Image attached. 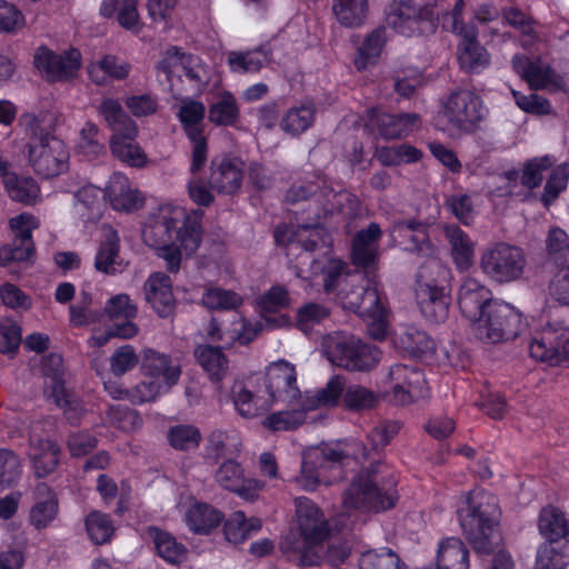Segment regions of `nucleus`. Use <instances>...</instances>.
<instances>
[{"label":"nucleus","instance_id":"obj_1","mask_svg":"<svg viewBox=\"0 0 569 569\" xmlns=\"http://www.w3.org/2000/svg\"><path fill=\"white\" fill-rule=\"evenodd\" d=\"M499 506L497 498L487 492L466 493V507L458 510L466 540L478 556H489L499 546Z\"/></svg>","mask_w":569,"mask_h":569},{"label":"nucleus","instance_id":"obj_2","mask_svg":"<svg viewBox=\"0 0 569 569\" xmlns=\"http://www.w3.org/2000/svg\"><path fill=\"white\" fill-rule=\"evenodd\" d=\"M299 537L291 532L281 542L284 552H291L292 561L301 567H320L323 541L329 535V527L320 509L308 498H296Z\"/></svg>","mask_w":569,"mask_h":569},{"label":"nucleus","instance_id":"obj_3","mask_svg":"<svg viewBox=\"0 0 569 569\" xmlns=\"http://www.w3.org/2000/svg\"><path fill=\"white\" fill-rule=\"evenodd\" d=\"M201 211L188 216L182 208L161 212L143 230L146 242L154 248L180 243L187 256L192 254L201 242Z\"/></svg>","mask_w":569,"mask_h":569},{"label":"nucleus","instance_id":"obj_4","mask_svg":"<svg viewBox=\"0 0 569 569\" xmlns=\"http://www.w3.org/2000/svg\"><path fill=\"white\" fill-rule=\"evenodd\" d=\"M321 349L333 366L348 371H369L380 360V351L376 346L346 331L323 336Z\"/></svg>","mask_w":569,"mask_h":569},{"label":"nucleus","instance_id":"obj_5","mask_svg":"<svg viewBox=\"0 0 569 569\" xmlns=\"http://www.w3.org/2000/svg\"><path fill=\"white\" fill-rule=\"evenodd\" d=\"M378 467L379 465H375L365 468L353 478L343 493L345 508L380 512L396 506L397 491L392 485L379 486Z\"/></svg>","mask_w":569,"mask_h":569},{"label":"nucleus","instance_id":"obj_6","mask_svg":"<svg viewBox=\"0 0 569 569\" xmlns=\"http://www.w3.org/2000/svg\"><path fill=\"white\" fill-rule=\"evenodd\" d=\"M526 266V256L521 248L498 242L488 247L480 258V268L485 274L498 283L518 280Z\"/></svg>","mask_w":569,"mask_h":569},{"label":"nucleus","instance_id":"obj_7","mask_svg":"<svg viewBox=\"0 0 569 569\" xmlns=\"http://www.w3.org/2000/svg\"><path fill=\"white\" fill-rule=\"evenodd\" d=\"M523 328L521 313L511 305L496 301L476 323V335L479 339L498 343L515 339Z\"/></svg>","mask_w":569,"mask_h":569},{"label":"nucleus","instance_id":"obj_8","mask_svg":"<svg viewBox=\"0 0 569 569\" xmlns=\"http://www.w3.org/2000/svg\"><path fill=\"white\" fill-rule=\"evenodd\" d=\"M348 453L339 445H321L309 448L302 458L301 471L296 482L306 490H315L318 485H329L326 472L336 465H342Z\"/></svg>","mask_w":569,"mask_h":569},{"label":"nucleus","instance_id":"obj_9","mask_svg":"<svg viewBox=\"0 0 569 569\" xmlns=\"http://www.w3.org/2000/svg\"><path fill=\"white\" fill-rule=\"evenodd\" d=\"M28 163L44 179L54 178L68 170L69 151L64 142L57 137H48L26 144Z\"/></svg>","mask_w":569,"mask_h":569},{"label":"nucleus","instance_id":"obj_10","mask_svg":"<svg viewBox=\"0 0 569 569\" xmlns=\"http://www.w3.org/2000/svg\"><path fill=\"white\" fill-rule=\"evenodd\" d=\"M448 123L459 132H473L485 117L482 101L470 90H455L442 103Z\"/></svg>","mask_w":569,"mask_h":569},{"label":"nucleus","instance_id":"obj_11","mask_svg":"<svg viewBox=\"0 0 569 569\" xmlns=\"http://www.w3.org/2000/svg\"><path fill=\"white\" fill-rule=\"evenodd\" d=\"M387 23L400 34H420L436 27L433 7L411 0L393 2L387 16Z\"/></svg>","mask_w":569,"mask_h":569},{"label":"nucleus","instance_id":"obj_12","mask_svg":"<svg viewBox=\"0 0 569 569\" xmlns=\"http://www.w3.org/2000/svg\"><path fill=\"white\" fill-rule=\"evenodd\" d=\"M529 352L536 360L550 366L569 363V327L561 323L543 327L532 338Z\"/></svg>","mask_w":569,"mask_h":569},{"label":"nucleus","instance_id":"obj_13","mask_svg":"<svg viewBox=\"0 0 569 569\" xmlns=\"http://www.w3.org/2000/svg\"><path fill=\"white\" fill-rule=\"evenodd\" d=\"M204 114V104L191 99L182 100L177 113L187 137L192 143V162L190 167L192 173L199 172L207 162L208 143L201 126Z\"/></svg>","mask_w":569,"mask_h":569},{"label":"nucleus","instance_id":"obj_14","mask_svg":"<svg viewBox=\"0 0 569 569\" xmlns=\"http://www.w3.org/2000/svg\"><path fill=\"white\" fill-rule=\"evenodd\" d=\"M256 381L263 385L269 403L295 405L301 397L295 367L287 361L281 360L270 365L264 376H256Z\"/></svg>","mask_w":569,"mask_h":569},{"label":"nucleus","instance_id":"obj_15","mask_svg":"<svg viewBox=\"0 0 569 569\" xmlns=\"http://www.w3.org/2000/svg\"><path fill=\"white\" fill-rule=\"evenodd\" d=\"M9 226L14 238L10 243L0 247V266L30 262L36 254L32 230L38 227L37 220L31 214L21 213L11 218Z\"/></svg>","mask_w":569,"mask_h":569},{"label":"nucleus","instance_id":"obj_16","mask_svg":"<svg viewBox=\"0 0 569 569\" xmlns=\"http://www.w3.org/2000/svg\"><path fill=\"white\" fill-rule=\"evenodd\" d=\"M392 383L391 401L406 406L423 398L427 393V382L423 372L417 367L402 363L392 366L388 373Z\"/></svg>","mask_w":569,"mask_h":569},{"label":"nucleus","instance_id":"obj_17","mask_svg":"<svg viewBox=\"0 0 569 569\" xmlns=\"http://www.w3.org/2000/svg\"><path fill=\"white\" fill-rule=\"evenodd\" d=\"M80 58L81 54L76 49L58 54L41 47L34 54V66L48 81H67L77 74Z\"/></svg>","mask_w":569,"mask_h":569},{"label":"nucleus","instance_id":"obj_18","mask_svg":"<svg viewBox=\"0 0 569 569\" xmlns=\"http://www.w3.org/2000/svg\"><path fill=\"white\" fill-rule=\"evenodd\" d=\"M367 127L383 139H400L411 133L420 121L418 113H388L372 108L367 111Z\"/></svg>","mask_w":569,"mask_h":569},{"label":"nucleus","instance_id":"obj_19","mask_svg":"<svg viewBox=\"0 0 569 569\" xmlns=\"http://www.w3.org/2000/svg\"><path fill=\"white\" fill-rule=\"evenodd\" d=\"M491 291L475 278L463 279L458 291V306L463 315L472 323H477L489 310V306L496 303Z\"/></svg>","mask_w":569,"mask_h":569},{"label":"nucleus","instance_id":"obj_20","mask_svg":"<svg viewBox=\"0 0 569 569\" xmlns=\"http://www.w3.org/2000/svg\"><path fill=\"white\" fill-rule=\"evenodd\" d=\"M512 68L529 84L532 90L557 91L562 88V79L540 60H530L523 54H516Z\"/></svg>","mask_w":569,"mask_h":569},{"label":"nucleus","instance_id":"obj_21","mask_svg":"<svg viewBox=\"0 0 569 569\" xmlns=\"http://www.w3.org/2000/svg\"><path fill=\"white\" fill-rule=\"evenodd\" d=\"M243 162L238 158H214L211 161L209 184L219 193L233 194L242 182Z\"/></svg>","mask_w":569,"mask_h":569},{"label":"nucleus","instance_id":"obj_22","mask_svg":"<svg viewBox=\"0 0 569 569\" xmlns=\"http://www.w3.org/2000/svg\"><path fill=\"white\" fill-rule=\"evenodd\" d=\"M392 238L408 251L417 252L423 257L435 254V248L429 240L426 224L417 220L398 221L392 228Z\"/></svg>","mask_w":569,"mask_h":569},{"label":"nucleus","instance_id":"obj_23","mask_svg":"<svg viewBox=\"0 0 569 569\" xmlns=\"http://www.w3.org/2000/svg\"><path fill=\"white\" fill-rule=\"evenodd\" d=\"M144 299L161 318H169L176 309L172 283L169 276L153 272L143 286Z\"/></svg>","mask_w":569,"mask_h":569},{"label":"nucleus","instance_id":"obj_24","mask_svg":"<svg viewBox=\"0 0 569 569\" xmlns=\"http://www.w3.org/2000/svg\"><path fill=\"white\" fill-rule=\"evenodd\" d=\"M259 386L254 376L246 382H236L231 388L234 407L244 418L258 416L269 405L260 388H257Z\"/></svg>","mask_w":569,"mask_h":569},{"label":"nucleus","instance_id":"obj_25","mask_svg":"<svg viewBox=\"0 0 569 569\" xmlns=\"http://www.w3.org/2000/svg\"><path fill=\"white\" fill-rule=\"evenodd\" d=\"M417 302L422 316L431 323H442L449 317L451 297L448 288L416 290Z\"/></svg>","mask_w":569,"mask_h":569},{"label":"nucleus","instance_id":"obj_26","mask_svg":"<svg viewBox=\"0 0 569 569\" xmlns=\"http://www.w3.org/2000/svg\"><path fill=\"white\" fill-rule=\"evenodd\" d=\"M381 234V228L376 222H371L366 229H361L355 234L351 252L355 266L367 268L376 262Z\"/></svg>","mask_w":569,"mask_h":569},{"label":"nucleus","instance_id":"obj_27","mask_svg":"<svg viewBox=\"0 0 569 569\" xmlns=\"http://www.w3.org/2000/svg\"><path fill=\"white\" fill-rule=\"evenodd\" d=\"M98 112L113 131L112 137L134 139L137 136L138 129L136 122L126 113L117 99H103L98 107Z\"/></svg>","mask_w":569,"mask_h":569},{"label":"nucleus","instance_id":"obj_28","mask_svg":"<svg viewBox=\"0 0 569 569\" xmlns=\"http://www.w3.org/2000/svg\"><path fill=\"white\" fill-rule=\"evenodd\" d=\"M146 536L153 542L157 555L171 566H180L188 556L187 548L176 538L157 527H148Z\"/></svg>","mask_w":569,"mask_h":569},{"label":"nucleus","instance_id":"obj_29","mask_svg":"<svg viewBox=\"0 0 569 569\" xmlns=\"http://www.w3.org/2000/svg\"><path fill=\"white\" fill-rule=\"evenodd\" d=\"M36 503L30 510V522L37 528H46L58 515V499L44 482L36 487Z\"/></svg>","mask_w":569,"mask_h":569},{"label":"nucleus","instance_id":"obj_30","mask_svg":"<svg viewBox=\"0 0 569 569\" xmlns=\"http://www.w3.org/2000/svg\"><path fill=\"white\" fill-rule=\"evenodd\" d=\"M142 369L147 376L162 377L166 390L176 385L181 375L180 367L172 365L171 359L167 355L152 349L143 351Z\"/></svg>","mask_w":569,"mask_h":569},{"label":"nucleus","instance_id":"obj_31","mask_svg":"<svg viewBox=\"0 0 569 569\" xmlns=\"http://www.w3.org/2000/svg\"><path fill=\"white\" fill-rule=\"evenodd\" d=\"M107 194L114 210L131 211L142 202L137 190H133L127 177L113 173L107 187Z\"/></svg>","mask_w":569,"mask_h":569},{"label":"nucleus","instance_id":"obj_32","mask_svg":"<svg viewBox=\"0 0 569 569\" xmlns=\"http://www.w3.org/2000/svg\"><path fill=\"white\" fill-rule=\"evenodd\" d=\"M60 447L50 439H40L33 446L30 460L37 478L50 476L59 466Z\"/></svg>","mask_w":569,"mask_h":569},{"label":"nucleus","instance_id":"obj_33","mask_svg":"<svg viewBox=\"0 0 569 569\" xmlns=\"http://www.w3.org/2000/svg\"><path fill=\"white\" fill-rule=\"evenodd\" d=\"M119 236L111 227L104 228V240L100 243L94 268L106 274H114L120 271L121 260L119 258Z\"/></svg>","mask_w":569,"mask_h":569},{"label":"nucleus","instance_id":"obj_34","mask_svg":"<svg viewBox=\"0 0 569 569\" xmlns=\"http://www.w3.org/2000/svg\"><path fill=\"white\" fill-rule=\"evenodd\" d=\"M417 273L416 290H427L433 288H448L451 278L450 269L443 264L433 254L426 257Z\"/></svg>","mask_w":569,"mask_h":569},{"label":"nucleus","instance_id":"obj_35","mask_svg":"<svg viewBox=\"0 0 569 569\" xmlns=\"http://www.w3.org/2000/svg\"><path fill=\"white\" fill-rule=\"evenodd\" d=\"M290 298L288 291L281 286H274L264 292L258 301L267 325L272 327H283L289 323V318L281 315L278 318L269 317L267 313H274L289 306Z\"/></svg>","mask_w":569,"mask_h":569},{"label":"nucleus","instance_id":"obj_36","mask_svg":"<svg viewBox=\"0 0 569 569\" xmlns=\"http://www.w3.org/2000/svg\"><path fill=\"white\" fill-rule=\"evenodd\" d=\"M446 237L451 247V256L457 268L465 271L473 261L475 246L469 236L458 226H448Z\"/></svg>","mask_w":569,"mask_h":569},{"label":"nucleus","instance_id":"obj_37","mask_svg":"<svg viewBox=\"0 0 569 569\" xmlns=\"http://www.w3.org/2000/svg\"><path fill=\"white\" fill-rule=\"evenodd\" d=\"M396 343L413 357H426L435 352V342L430 336L413 326L397 333Z\"/></svg>","mask_w":569,"mask_h":569},{"label":"nucleus","instance_id":"obj_38","mask_svg":"<svg viewBox=\"0 0 569 569\" xmlns=\"http://www.w3.org/2000/svg\"><path fill=\"white\" fill-rule=\"evenodd\" d=\"M11 200L23 204H34L40 199V188L31 177H20L13 172L2 180Z\"/></svg>","mask_w":569,"mask_h":569},{"label":"nucleus","instance_id":"obj_39","mask_svg":"<svg viewBox=\"0 0 569 569\" xmlns=\"http://www.w3.org/2000/svg\"><path fill=\"white\" fill-rule=\"evenodd\" d=\"M469 550L459 538H447L439 545L437 553V569H452L455 567L468 569Z\"/></svg>","mask_w":569,"mask_h":569},{"label":"nucleus","instance_id":"obj_40","mask_svg":"<svg viewBox=\"0 0 569 569\" xmlns=\"http://www.w3.org/2000/svg\"><path fill=\"white\" fill-rule=\"evenodd\" d=\"M194 356L212 381L217 382L226 377L229 369L228 359L219 347L199 346L194 350Z\"/></svg>","mask_w":569,"mask_h":569},{"label":"nucleus","instance_id":"obj_41","mask_svg":"<svg viewBox=\"0 0 569 569\" xmlns=\"http://www.w3.org/2000/svg\"><path fill=\"white\" fill-rule=\"evenodd\" d=\"M70 325L73 328L87 327L102 321L103 312L93 307L92 295L81 290L76 303L69 307Z\"/></svg>","mask_w":569,"mask_h":569},{"label":"nucleus","instance_id":"obj_42","mask_svg":"<svg viewBox=\"0 0 569 569\" xmlns=\"http://www.w3.org/2000/svg\"><path fill=\"white\" fill-rule=\"evenodd\" d=\"M130 67L120 62L114 56H104L88 67L90 79L97 84H104L108 79L122 80L128 77Z\"/></svg>","mask_w":569,"mask_h":569},{"label":"nucleus","instance_id":"obj_43","mask_svg":"<svg viewBox=\"0 0 569 569\" xmlns=\"http://www.w3.org/2000/svg\"><path fill=\"white\" fill-rule=\"evenodd\" d=\"M538 528L540 533L551 542L568 539L569 523L565 515L555 507H546L540 511Z\"/></svg>","mask_w":569,"mask_h":569},{"label":"nucleus","instance_id":"obj_44","mask_svg":"<svg viewBox=\"0 0 569 569\" xmlns=\"http://www.w3.org/2000/svg\"><path fill=\"white\" fill-rule=\"evenodd\" d=\"M369 0H333L332 10L337 20L345 27L361 26L368 13Z\"/></svg>","mask_w":569,"mask_h":569},{"label":"nucleus","instance_id":"obj_45","mask_svg":"<svg viewBox=\"0 0 569 569\" xmlns=\"http://www.w3.org/2000/svg\"><path fill=\"white\" fill-rule=\"evenodd\" d=\"M223 515L208 503H197L187 513V522L190 529L197 533H208L219 526Z\"/></svg>","mask_w":569,"mask_h":569},{"label":"nucleus","instance_id":"obj_46","mask_svg":"<svg viewBox=\"0 0 569 569\" xmlns=\"http://www.w3.org/2000/svg\"><path fill=\"white\" fill-rule=\"evenodd\" d=\"M385 43L386 28L378 27L366 37L362 46L358 49V56L355 59L356 68L365 70L369 64L376 63Z\"/></svg>","mask_w":569,"mask_h":569},{"label":"nucleus","instance_id":"obj_47","mask_svg":"<svg viewBox=\"0 0 569 569\" xmlns=\"http://www.w3.org/2000/svg\"><path fill=\"white\" fill-rule=\"evenodd\" d=\"M240 116L236 98L230 92H223L219 100L209 108L208 119L216 126H234Z\"/></svg>","mask_w":569,"mask_h":569},{"label":"nucleus","instance_id":"obj_48","mask_svg":"<svg viewBox=\"0 0 569 569\" xmlns=\"http://www.w3.org/2000/svg\"><path fill=\"white\" fill-rule=\"evenodd\" d=\"M315 120V108L311 104L290 108L280 121L281 129L291 136L308 130Z\"/></svg>","mask_w":569,"mask_h":569},{"label":"nucleus","instance_id":"obj_49","mask_svg":"<svg viewBox=\"0 0 569 569\" xmlns=\"http://www.w3.org/2000/svg\"><path fill=\"white\" fill-rule=\"evenodd\" d=\"M41 370L44 377L51 379V397L54 402H60L63 398L64 388V368L63 359L58 353H50L41 361Z\"/></svg>","mask_w":569,"mask_h":569},{"label":"nucleus","instance_id":"obj_50","mask_svg":"<svg viewBox=\"0 0 569 569\" xmlns=\"http://www.w3.org/2000/svg\"><path fill=\"white\" fill-rule=\"evenodd\" d=\"M268 61L269 52L263 47L244 53L232 51L228 54V63L237 72H258Z\"/></svg>","mask_w":569,"mask_h":569},{"label":"nucleus","instance_id":"obj_51","mask_svg":"<svg viewBox=\"0 0 569 569\" xmlns=\"http://www.w3.org/2000/svg\"><path fill=\"white\" fill-rule=\"evenodd\" d=\"M568 181V162H563L551 170L540 197V201L545 208L548 209L559 198L560 193L567 189Z\"/></svg>","mask_w":569,"mask_h":569},{"label":"nucleus","instance_id":"obj_52","mask_svg":"<svg viewBox=\"0 0 569 569\" xmlns=\"http://www.w3.org/2000/svg\"><path fill=\"white\" fill-rule=\"evenodd\" d=\"M167 439L173 449L190 451L199 447L202 437L196 426L176 425L168 429Z\"/></svg>","mask_w":569,"mask_h":569},{"label":"nucleus","instance_id":"obj_53","mask_svg":"<svg viewBox=\"0 0 569 569\" xmlns=\"http://www.w3.org/2000/svg\"><path fill=\"white\" fill-rule=\"evenodd\" d=\"M380 401V397L373 390L360 385L349 386L343 395V402L351 411H367L376 408Z\"/></svg>","mask_w":569,"mask_h":569},{"label":"nucleus","instance_id":"obj_54","mask_svg":"<svg viewBox=\"0 0 569 569\" xmlns=\"http://www.w3.org/2000/svg\"><path fill=\"white\" fill-rule=\"evenodd\" d=\"M89 538L96 545H103L110 541L114 533V526L111 518L100 511L90 512L84 520Z\"/></svg>","mask_w":569,"mask_h":569},{"label":"nucleus","instance_id":"obj_55","mask_svg":"<svg viewBox=\"0 0 569 569\" xmlns=\"http://www.w3.org/2000/svg\"><path fill=\"white\" fill-rule=\"evenodd\" d=\"M22 475V459L11 449H0V486H16Z\"/></svg>","mask_w":569,"mask_h":569},{"label":"nucleus","instance_id":"obj_56","mask_svg":"<svg viewBox=\"0 0 569 569\" xmlns=\"http://www.w3.org/2000/svg\"><path fill=\"white\" fill-rule=\"evenodd\" d=\"M122 137H111L110 150L114 157L132 167H141L146 163L147 157L141 148Z\"/></svg>","mask_w":569,"mask_h":569},{"label":"nucleus","instance_id":"obj_57","mask_svg":"<svg viewBox=\"0 0 569 569\" xmlns=\"http://www.w3.org/2000/svg\"><path fill=\"white\" fill-rule=\"evenodd\" d=\"M460 67L467 72L475 73L485 69L490 61L487 50L480 43L458 46Z\"/></svg>","mask_w":569,"mask_h":569},{"label":"nucleus","instance_id":"obj_58","mask_svg":"<svg viewBox=\"0 0 569 569\" xmlns=\"http://www.w3.org/2000/svg\"><path fill=\"white\" fill-rule=\"evenodd\" d=\"M78 151L92 160L104 154V143L97 124L87 122L80 131Z\"/></svg>","mask_w":569,"mask_h":569},{"label":"nucleus","instance_id":"obj_59","mask_svg":"<svg viewBox=\"0 0 569 569\" xmlns=\"http://www.w3.org/2000/svg\"><path fill=\"white\" fill-rule=\"evenodd\" d=\"M400 557L389 548H381L379 550H368L361 555L360 569H400Z\"/></svg>","mask_w":569,"mask_h":569},{"label":"nucleus","instance_id":"obj_60","mask_svg":"<svg viewBox=\"0 0 569 569\" xmlns=\"http://www.w3.org/2000/svg\"><path fill=\"white\" fill-rule=\"evenodd\" d=\"M202 305L208 309H236L242 302L240 296L231 290L218 287L207 288L202 295Z\"/></svg>","mask_w":569,"mask_h":569},{"label":"nucleus","instance_id":"obj_61","mask_svg":"<svg viewBox=\"0 0 569 569\" xmlns=\"http://www.w3.org/2000/svg\"><path fill=\"white\" fill-rule=\"evenodd\" d=\"M556 160L551 156L537 157L526 162L521 174V184L528 189L540 186L543 172L550 169Z\"/></svg>","mask_w":569,"mask_h":569},{"label":"nucleus","instance_id":"obj_62","mask_svg":"<svg viewBox=\"0 0 569 569\" xmlns=\"http://www.w3.org/2000/svg\"><path fill=\"white\" fill-rule=\"evenodd\" d=\"M553 543L548 540L538 548L537 569H565L569 566V555Z\"/></svg>","mask_w":569,"mask_h":569},{"label":"nucleus","instance_id":"obj_63","mask_svg":"<svg viewBox=\"0 0 569 569\" xmlns=\"http://www.w3.org/2000/svg\"><path fill=\"white\" fill-rule=\"evenodd\" d=\"M243 477L242 467L233 459L223 461L214 473L217 483L229 491L238 489L239 485L242 483Z\"/></svg>","mask_w":569,"mask_h":569},{"label":"nucleus","instance_id":"obj_64","mask_svg":"<svg viewBox=\"0 0 569 569\" xmlns=\"http://www.w3.org/2000/svg\"><path fill=\"white\" fill-rule=\"evenodd\" d=\"M545 244L547 256L556 262L563 260L569 253V236L559 227H552L549 229Z\"/></svg>","mask_w":569,"mask_h":569}]
</instances>
